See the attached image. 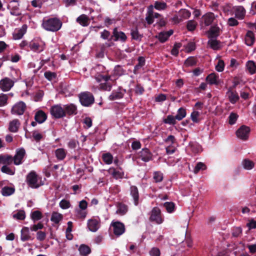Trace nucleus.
<instances>
[{
    "instance_id": "f257e3e1",
    "label": "nucleus",
    "mask_w": 256,
    "mask_h": 256,
    "mask_svg": "<svg viewBox=\"0 0 256 256\" xmlns=\"http://www.w3.org/2000/svg\"><path fill=\"white\" fill-rule=\"evenodd\" d=\"M42 27L48 31L56 32L62 27V22L57 18H50L44 20L42 24Z\"/></svg>"
},
{
    "instance_id": "f03ea898",
    "label": "nucleus",
    "mask_w": 256,
    "mask_h": 256,
    "mask_svg": "<svg viewBox=\"0 0 256 256\" xmlns=\"http://www.w3.org/2000/svg\"><path fill=\"white\" fill-rule=\"evenodd\" d=\"M110 76H103L100 74L96 76V80L98 82H100V88L101 90L110 91L111 90V84L108 82L110 80Z\"/></svg>"
},
{
    "instance_id": "7ed1b4c3",
    "label": "nucleus",
    "mask_w": 256,
    "mask_h": 256,
    "mask_svg": "<svg viewBox=\"0 0 256 256\" xmlns=\"http://www.w3.org/2000/svg\"><path fill=\"white\" fill-rule=\"evenodd\" d=\"M26 181L28 185L32 188H38L40 186L38 176L34 171L30 172L27 175Z\"/></svg>"
},
{
    "instance_id": "20e7f679",
    "label": "nucleus",
    "mask_w": 256,
    "mask_h": 256,
    "mask_svg": "<svg viewBox=\"0 0 256 256\" xmlns=\"http://www.w3.org/2000/svg\"><path fill=\"white\" fill-rule=\"evenodd\" d=\"M50 112L52 116L56 118H60L66 116V112L64 106L62 107L60 104L52 106Z\"/></svg>"
},
{
    "instance_id": "39448f33",
    "label": "nucleus",
    "mask_w": 256,
    "mask_h": 256,
    "mask_svg": "<svg viewBox=\"0 0 256 256\" xmlns=\"http://www.w3.org/2000/svg\"><path fill=\"white\" fill-rule=\"evenodd\" d=\"M80 100L82 106H88L94 102V98L90 92H84L80 96Z\"/></svg>"
},
{
    "instance_id": "423d86ee",
    "label": "nucleus",
    "mask_w": 256,
    "mask_h": 256,
    "mask_svg": "<svg viewBox=\"0 0 256 256\" xmlns=\"http://www.w3.org/2000/svg\"><path fill=\"white\" fill-rule=\"evenodd\" d=\"M216 16L212 12H208L203 15L200 20L202 26H208L210 25L216 18Z\"/></svg>"
},
{
    "instance_id": "0eeeda50",
    "label": "nucleus",
    "mask_w": 256,
    "mask_h": 256,
    "mask_svg": "<svg viewBox=\"0 0 256 256\" xmlns=\"http://www.w3.org/2000/svg\"><path fill=\"white\" fill-rule=\"evenodd\" d=\"M111 226L113 228L114 233L117 236L122 235L125 232L124 225L120 222H112Z\"/></svg>"
},
{
    "instance_id": "6e6552de",
    "label": "nucleus",
    "mask_w": 256,
    "mask_h": 256,
    "mask_svg": "<svg viewBox=\"0 0 256 256\" xmlns=\"http://www.w3.org/2000/svg\"><path fill=\"white\" fill-rule=\"evenodd\" d=\"M26 106L23 102L16 103L12 108V113L16 115H22L26 110Z\"/></svg>"
},
{
    "instance_id": "1a4fd4ad",
    "label": "nucleus",
    "mask_w": 256,
    "mask_h": 256,
    "mask_svg": "<svg viewBox=\"0 0 256 256\" xmlns=\"http://www.w3.org/2000/svg\"><path fill=\"white\" fill-rule=\"evenodd\" d=\"M150 219L152 221L158 224H160L162 222L163 220L161 217L160 210L159 208H154L152 209Z\"/></svg>"
},
{
    "instance_id": "9d476101",
    "label": "nucleus",
    "mask_w": 256,
    "mask_h": 256,
    "mask_svg": "<svg viewBox=\"0 0 256 256\" xmlns=\"http://www.w3.org/2000/svg\"><path fill=\"white\" fill-rule=\"evenodd\" d=\"M26 154V151L24 148H18L16 150V154L12 158L14 164L20 165L22 163V160Z\"/></svg>"
},
{
    "instance_id": "9b49d317",
    "label": "nucleus",
    "mask_w": 256,
    "mask_h": 256,
    "mask_svg": "<svg viewBox=\"0 0 256 256\" xmlns=\"http://www.w3.org/2000/svg\"><path fill=\"white\" fill-rule=\"evenodd\" d=\"M30 46L32 50L40 52L45 48V43L41 40L34 41L31 42Z\"/></svg>"
},
{
    "instance_id": "f8f14e48",
    "label": "nucleus",
    "mask_w": 256,
    "mask_h": 256,
    "mask_svg": "<svg viewBox=\"0 0 256 256\" xmlns=\"http://www.w3.org/2000/svg\"><path fill=\"white\" fill-rule=\"evenodd\" d=\"M14 82L8 78H6L0 80V88L4 92H7L13 86Z\"/></svg>"
},
{
    "instance_id": "ddd939ff",
    "label": "nucleus",
    "mask_w": 256,
    "mask_h": 256,
    "mask_svg": "<svg viewBox=\"0 0 256 256\" xmlns=\"http://www.w3.org/2000/svg\"><path fill=\"white\" fill-rule=\"evenodd\" d=\"M250 130L248 127L242 126L236 132V135L239 138L246 140L248 138Z\"/></svg>"
},
{
    "instance_id": "4468645a",
    "label": "nucleus",
    "mask_w": 256,
    "mask_h": 256,
    "mask_svg": "<svg viewBox=\"0 0 256 256\" xmlns=\"http://www.w3.org/2000/svg\"><path fill=\"white\" fill-rule=\"evenodd\" d=\"M27 26L23 25L22 28L16 29L13 32V38L18 40L22 38L26 32Z\"/></svg>"
},
{
    "instance_id": "2eb2a0df",
    "label": "nucleus",
    "mask_w": 256,
    "mask_h": 256,
    "mask_svg": "<svg viewBox=\"0 0 256 256\" xmlns=\"http://www.w3.org/2000/svg\"><path fill=\"white\" fill-rule=\"evenodd\" d=\"M20 240L22 242L33 240L30 228L28 227H24L21 230Z\"/></svg>"
},
{
    "instance_id": "dca6fc26",
    "label": "nucleus",
    "mask_w": 256,
    "mask_h": 256,
    "mask_svg": "<svg viewBox=\"0 0 256 256\" xmlns=\"http://www.w3.org/2000/svg\"><path fill=\"white\" fill-rule=\"evenodd\" d=\"M19 4L16 0L11 1L8 5V8L10 10V14L14 16H19L20 12L18 9Z\"/></svg>"
},
{
    "instance_id": "f3484780",
    "label": "nucleus",
    "mask_w": 256,
    "mask_h": 256,
    "mask_svg": "<svg viewBox=\"0 0 256 256\" xmlns=\"http://www.w3.org/2000/svg\"><path fill=\"white\" fill-rule=\"evenodd\" d=\"M233 11L236 18L240 20H242L244 18L246 14V10L242 6H234L233 8Z\"/></svg>"
},
{
    "instance_id": "a211bd4d",
    "label": "nucleus",
    "mask_w": 256,
    "mask_h": 256,
    "mask_svg": "<svg viewBox=\"0 0 256 256\" xmlns=\"http://www.w3.org/2000/svg\"><path fill=\"white\" fill-rule=\"evenodd\" d=\"M130 196L133 198L134 201V204L135 206H137L138 203L139 194L137 187L132 186L130 188Z\"/></svg>"
},
{
    "instance_id": "6ab92c4d",
    "label": "nucleus",
    "mask_w": 256,
    "mask_h": 256,
    "mask_svg": "<svg viewBox=\"0 0 256 256\" xmlns=\"http://www.w3.org/2000/svg\"><path fill=\"white\" fill-rule=\"evenodd\" d=\"M172 34V30H170L168 32H162L159 33L156 36V38H158L161 42H164L168 40V38Z\"/></svg>"
},
{
    "instance_id": "aec40b11",
    "label": "nucleus",
    "mask_w": 256,
    "mask_h": 256,
    "mask_svg": "<svg viewBox=\"0 0 256 256\" xmlns=\"http://www.w3.org/2000/svg\"><path fill=\"white\" fill-rule=\"evenodd\" d=\"M88 226L90 231L95 232L100 227L98 221L95 219L90 220L88 222Z\"/></svg>"
},
{
    "instance_id": "412c9836",
    "label": "nucleus",
    "mask_w": 256,
    "mask_h": 256,
    "mask_svg": "<svg viewBox=\"0 0 256 256\" xmlns=\"http://www.w3.org/2000/svg\"><path fill=\"white\" fill-rule=\"evenodd\" d=\"M242 166L244 170H250L254 167L255 163L248 158H245L242 162Z\"/></svg>"
},
{
    "instance_id": "4be33fe9",
    "label": "nucleus",
    "mask_w": 256,
    "mask_h": 256,
    "mask_svg": "<svg viewBox=\"0 0 256 256\" xmlns=\"http://www.w3.org/2000/svg\"><path fill=\"white\" fill-rule=\"evenodd\" d=\"M206 80L210 84H218L219 83L218 76L215 73H212L207 76Z\"/></svg>"
},
{
    "instance_id": "5701e85b",
    "label": "nucleus",
    "mask_w": 256,
    "mask_h": 256,
    "mask_svg": "<svg viewBox=\"0 0 256 256\" xmlns=\"http://www.w3.org/2000/svg\"><path fill=\"white\" fill-rule=\"evenodd\" d=\"M140 156L141 160L145 162H148L152 158V154L146 148L142 150L140 152Z\"/></svg>"
},
{
    "instance_id": "b1692460",
    "label": "nucleus",
    "mask_w": 256,
    "mask_h": 256,
    "mask_svg": "<svg viewBox=\"0 0 256 256\" xmlns=\"http://www.w3.org/2000/svg\"><path fill=\"white\" fill-rule=\"evenodd\" d=\"M108 172L116 178H121L124 176V173L122 170H116L114 168H110L108 170Z\"/></svg>"
},
{
    "instance_id": "393cba45",
    "label": "nucleus",
    "mask_w": 256,
    "mask_h": 256,
    "mask_svg": "<svg viewBox=\"0 0 256 256\" xmlns=\"http://www.w3.org/2000/svg\"><path fill=\"white\" fill-rule=\"evenodd\" d=\"M226 96L228 98L229 100L232 104L236 103L239 100L238 94L236 92L229 90L226 92Z\"/></svg>"
},
{
    "instance_id": "a878e982",
    "label": "nucleus",
    "mask_w": 256,
    "mask_h": 256,
    "mask_svg": "<svg viewBox=\"0 0 256 256\" xmlns=\"http://www.w3.org/2000/svg\"><path fill=\"white\" fill-rule=\"evenodd\" d=\"M34 119L38 122L42 124L46 120V115L42 110H38L35 114Z\"/></svg>"
},
{
    "instance_id": "bb28decb",
    "label": "nucleus",
    "mask_w": 256,
    "mask_h": 256,
    "mask_svg": "<svg viewBox=\"0 0 256 256\" xmlns=\"http://www.w3.org/2000/svg\"><path fill=\"white\" fill-rule=\"evenodd\" d=\"M113 35L115 37V40H121L124 42L126 39V36L122 32H118L116 28L114 30Z\"/></svg>"
},
{
    "instance_id": "cd10ccee",
    "label": "nucleus",
    "mask_w": 256,
    "mask_h": 256,
    "mask_svg": "<svg viewBox=\"0 0 256 256\" xmlns=\"http://www.w3.org/2000/svg\"><path fill=\"white\" fill-rule=\"evenodd\" d=\"M154 18L153 6L150 5L148 8L146 20L148 24H150L153 23Z\"/></svg>"
},
{
    "instance_id": "c85d7f7f",
    "label": "nucleus",
    "mask_w": 256,
    "mask_h": 256,
    "mask_svg": "<svg viewBox=\"0 0 256 256\" xmlns=\"http://www.w3.org/2000/svg\"><path fill=\"white\" fill-rule=\"evenodd\" d=\"M246 69L248 72L253 74L256 72V64L253 60H248L246 62Z\"/></svg>"
},
{
    "instance_id": "c756f323",
    "label": "nucleus",
    "mask_w": 256,
    "mask_h": 256,
    "mask_svg": "<svg viewBox=\"0 0 256 256\" xmlns=\"http://www.w3.org/2000/svg\"><path fill=\"white\" fill-rule=\"evenodd\" d=\"M66 150L63 148H59L55 150V155L58 160H63L66 156Z\"/></svg>"
},
{
    "instance_id": "7c9ffc66",
    "label": "nucleus",
    "mask_w": 256,
    "mask_h": 256,
    "mask_svg": "<svg viewBox=\"0 0 256 256\" xmlns=\"http://www.w3.org/2000/svg\"><path fill=\"white\" fill-rule=\"evenodd\" d=\"M76 21L83 26H88L90 23V19L86 14H82L79 16L77 18Z\"/></svg>"
},
{
    "instance_id": "2f4dec72",
    "label": "nucleus",
    "mask_w": 256,
    "mask_h": 256,
    "mask_svg": "<svg viewBox=\"0 0 256 256\" xmlns=\"http://www.w3.org/2000/svg\"><path fill=\"white\" fill-rule=\"evenodd\" d=\"M208 44L214 50H218L221 48V44L219 41L212 38L208 41Z\"/></svg>"
},
{
    "instance_id": "473e14b6",
    "label": "nucleus",
    "mask_w": 256,
    "mask_h": 256,
    "mask_svg": "<svg viewBox=\"0 0 256 256\" xmlns=\"http://www.w3.org/2000/svg\"><path fill=\"white\" fill-rule=\"evenodd\" d=\"M254 36L252 31H248L245 36L246 44L249 46H252L254 42Z\"/></svg>"
},
{
    "instance_id": "72a5a7b5",
    "label": "nucleus",
    "mask_w": 256,
    "mask_h": 256,
    "mask_svg": "<svg viewBox=\"0 0 256 256\" xmlns=\"http://www.w3.org/2000/svg\"><path fill=\"white\" fill-rule=\"evenodd\" d=\"M20 125V122L18 120H14L10 122L9 130L10 132H15L18 130Z\"/></svg>"
},
{
    "instance_id": "f704fd0d",
    "label": "nucleus",
    "mask_w": 256,
    "mask_h": 256,
    "mask_svg": "<svg viewBox=\"0 0 256 256\" xmlns=\"http://www.w3.org/2000/svg\"><path fill=\"white\" fill-rule=\"evenodd\" d=\"M12 158L8 155H0V164L8 165L12 164Z\"/></svg>"
},
{
    "instance_id": "c9c22d12",
    "label": "nucleus",
    "mask_w": 256,
    "mask_h": 256,
    "mask_svg": "<svg viewBox=\"0 0 256 256\" xmlns=\"http://www.w3.org/2000/svg\"><path fill=\"white\" fill-rule=\"evenodd\" d=\"M64 108L66 112V114H76V108L73 104H66L64 106Z\"/></svg>"
},
{
    "instance_id": "e433bc0d",
    "label": "nucleus",
    "mask_w": 256,
    "mask_h": 256,
    "mask_svg": "<svg viewBox=\"0 0 256 256\" xmlns=\"http://www.w3.org/2000/svg\"><path fill=\"white\" fill-rule=\"evenodd\" d=\"M63 218V216L58 212H53L52 214L50 220L55 224H58Z\"/></svg>"
},
{
    "instance_id": "4c0bfd02",
    "label": "nucleus",
    "mask_w": 256,
    "mask_h": 256,
    "mask_svg": "<svg viewBox=\"0 0 256 256\" xmlns=\"http://www.w3.org/2000/svg\"><path fill=\"white\" fill-rule=\"evenodd\" d=\"M14 188L13 187L4 186L2 190V194L4 196H9L14 192Z\"/></svg>"
},
{
    "instance_id": "58836bf2",
    "label": "nucleus",
    "mask_w": 256,
    "mask_h": 256,
    "mask_svg": "<svg viewBox=\"0 0 256 256\" xmlns=\"http://www.w3.org/2000/svg\"><path fill=\"white\" fill-rule=\"evenodd\" d=\"M154 8L158 10H164L167 8V4L164 2L156 1L153 6Z\"/></svg>"
},
{
    "instance_id": "ea45409f",
    "label": "nucleus",
    "mask_w": 256,
    "mask_h": 256,
    "mask_svg": "<svg viewBox=\"0 0 256 256\" xmlns=\"http://www.w3.org/2000/svg\"><path fill=\"white\" fill-rule=\"evenodd\" d=\"M78 250L81 255L86 256L90 252V248L86 245L82 244L78 248Z\"/></svg>"
},
{
    "instance_id": "a19ab883",
    "label": "nucleus",
    "mask_w": 256,
    "mask_h": 256,
    "mask_svg": "<svg viewBox=\"0 0 256 256\" xmlns=\"http://www.w3.org/2000/svg\"><path fill=\"white\" fill-rule=\"evenodd\" d=\"M104 162L107 164H112L113 160L112 156L109 152L104 154L102 156Z\"/></svg>"
},
{
    "instance_id": "79ce46f5",
    "label": "nucleus",
    "mask_w": 256,
    "mask_h": 256,
    "mask_svg": "<svg viewBox=\"0 0 256 256\" xmlns=\"http://www.w3.org/2000/svg\"><path fill=\"white\" fill-rule=\"evenodd\" d=\"M42 217V212L38 210H35L30 214V218L34 222L40 220Z\"/></svg>"
},
{
    "instance_id": "37998d69",
    "label": "nucleus",
    "mask_w": 256,
    "mask_h": 256,
    "mask_svg": "<svg viewBox=\"0 0 256 256\" xmlns=\"http://www.w3.org/2000/svg\"><path fill=\"white\" fill-rule=\"evenodd\" d=\"M206 169V166L202 162H198L196 164L194 169L193 172L197 174L200 170H204Z\"/></svg>"
},
{
    "instance_id": "c03bdc74",
    "label": "nucleus",
    "mask_w": 256,
    "mask_h": 256,
    "mask_svg": "<svg viewBox=\"0 0 256 256\" xmlns=\"http://www.w3.org/2000/svg\"><path fill=\"white\" fill-rule=\"evenodd\" d=\"M125 73V71L123 68L120 66H115L113 70V76H120Z\"/></svg>"
},
{
    "instance_id": "a18cd8bd",
    "label": "nucleus",
    "mask_w": 256,
    "mask_h": 256,
    "mask_svg": "<svg viewBox=\"0 0 256 256\" xmlns=\"http://www.w3.org/2000/svg\"><path fill=\"white\" fill-rule=\"evenodd\" d=\"M128 211L127 206L122 204H120L118 206V209L116 210V213L121 216L124 215L126 214Z\"/></svg>"
},
{
    "instance_id": "49530a36",
    "label": "nucleus",
    "mask_w": 256,
    "mask_h": 256,
    "mask_svg": "<svg viewBox=\"0 0 256 256\" xmlns=\"http://www.w3.org/2000/svg\"><path fill=\"white\" fill-rule=\"evenodd\" d=\"M186 116V111L185 109L182 108H180L178 110L177 114H176V118L178 120H182Z\"/></svg>"
},
{
    "instance_id": "de8ad7c7",
    "label": "nucleus",
    "mask_w": 256,
    "mask_h": 256,
    "mask_svg": "<svg viewBox=\"0 0 256 256\" xmlns=\"http://www.w3.org/2000/svg\"><path fill=\"white\" fill-rule=\"evenodd\" d=\"M200 116L199 112L194 110L190 114V118L193 122L198 123L200 121Z\"/></svg>"
},
{
    "instance_id": "09e8293b",
    "label": "nucleus",
    "mask_w": 256,
    "mask_h": 256,
    "mask_svg": "<svg viewBox=\"0 0 256 256\" xmlns=\"http://www.w3.org/2000/svg\"><path fill=\"white\" fill-rule=\"evenodd\" d=\"M75 212L78 218L84 219L86 217L87 212L86 210L77 208L76 209Z\"/></svg>"
},
{
    "instance_id": "8fccbe9b",
    "label": "nucleus",
    "mask_w": 256,
    "mask_h": 256,
    "mask_svg": "<svg viewBox=\"0 0 256 256\" xmlns=\"http://www.w3.org/2000/svg\"><path fill=\"white\" fill-rule=\"evenodd\" d=\"M46 236V233L40 230L36 232V237L38 240L40 242L44 241Z\"/></svg>"
},
{
    "instance_id": "3c124183",
    "label": "nucleus",
    "mask_w": 256,
    "mask_h": 256,
    "mask_svg": "<svg viewBox=\"0 0 256 256\" xmlns=\"http://www.w3.org/2000/svg\"><path fill=\"white\" fill-rule=\"evenodd\" d=\"M122 97V94L120 92H114L110 96L109 98L110 100H116Z\"/></svg>"
},
{
    "instance_id": "603ef678",
    "label": "nucleus",
    "mask_w": 256,
    "mask_h": 256,
    "mask_svg": "<svg viewBox=\"0 0 256 256\" xmlns=\"http://www.w3.org/2000/svg\"><path fill=\"white\" fill-rule=\"evenodd\" d=\"M224 62L218 59V64L216 65V70L218 72H222L224 70Z\"/></svg>"
},
{
    "instance_id": "864d4df0",
    "label": "nucleus",
    "mask_w": 256,
    "mask_h": 256,
    "mask_svg": "<svg viewBox=\"0 0 256 256\" xmlns=\"http://www.w3.org/2000/svg\"><path fill=\"white\" fill-rule=\"evenodd\" d=\"M197 23L194 20H188L187 22V28L189 31H193L195 30Z\"/></svg>"
},
{
    "instance_id": "5fc2aeb1",
    "label": "nucleus",
    "mask_w": 256,
    "mask_h": 256,
    "mask_svg": "<svg viewBox=\"0 0 256 256\" xmlns=\"http://www.w3.org/2000/svg\"><path fill=\"white\" fill-rule=\"evenodd\" d=\"M220 28L218 26H214L211 28L210 29V35L212 38L217 36L220 33Z\"/></svg>"
},
{
    "instance_id": "6e6d98bb",
    "label": "nucleus",
    "mask_w": 256,
    "mask_h": 256,
    "mask_svg": "<svg viewBox=\"0 0 256 256\" xmlns=\"http://www.w3.org/2000/svg\"><path fill=\"white\" fill-rule=\"evenodd\" d=\"M176 116H174L172 115H168L167 118L164 120V122L166 124H174L176 122Z\"/></svg>"
},
{
    "instance_id": "4d7b16f0",
    "label": "nucleus",
    "mask_w": 256,
    "mask_h": 256,
    "mask_svg": "<svg viewBox=\"0 0 256 256\" xmlns=\"http://www.w3.org/2000/svg\"><path fill=\"white\" fill-rule=\"evenodd\" d=\"M180 14L182 18L187 19L190 16L191 13L189 10L184 9L180 11Z\"/></svg>"
},
{
    "instance_id": "13d9d810",
    "label": "nucleus",
    "mask_w": 256,
    "mask_h": 256,
    "mask_svg": "<svg viewBox=\"0 0 256 256\" xmlns=\"http://www.w3.org/2000/svg\"><path fill=\"white\" fill-rule=\"evenodd\" d=\"M45 78L49 80H52L56 78V74L55 72L48 71L44 72Z\"/></svg>"
},
{
    "instance_id": "bf43d9fd",
    "label": "nucleus",
    "mask_w": 256,
    "mask_h": 256,
    "mask_svg": "<svg viewBox=\"0 0 256 256\" xmlns=\"http://www.w3.org/2000/svg\"><path fill=\"white\" fill-rule=\"evenodd\" d=\"M13 217L18 220H24L25 218V212L24 210H19L16 214H14Z\"/></svg>"
},
{
    "instance_id": "052dcab7",
    "label": "nucleus",
    "mask_w": 256,
    "mask_h": 256,
    "mask_svg": "<svg viewBox=\"0 0 256 256\" xmlns=\"http://www.w3.org/2000/svg\"><path fill=\"white\" fill-rule=\"evenodd\" d=\"M164 206L166 208L167 212L170 213L174 210V204L173 202H166L164 204Z\"/></svg>"
},
{
    "instance_id": "680f3d73",
    "label": "nucleus",
    "mask_w": 256,
    "mask_h": 256,
    "mask_svg": "<svg viewBox=\"0 0 256 256\" xmlns=\"http://www.w3.org/2000/svg\"><path fill=\"white\" fill-rule=\"evenodd\" d=\"M1 171L10 175H14V170L10 168L7 166H4L1 168Z\"/></svg>"
},
{
    "instance_id": "e2e57ef3",
    "label": "nucleus",
    "mask_w": 256,
    "mask_h": 256,
    "mask_svg": "<svg viewBox=\"0 0 256 256\" xmlns=\"http://www.w3.org/2000/svg\"><path fill=\"white\" fill-rule=\"evenodd\" d=\"M196 64V59L194 57H189L185 61L184 64L187 66H191Z\"/></svg>"
},
{
    "instance_id": "0e129e2a",
    "label": "nucleus",
    "mask_w": 256,
    "mask_h": 256,
    "mask_svg": "<svg viewBox=\"0 0 256 256\" xmlns=\"http://www.w3.org/2000/svg\"><path fill=\"white\" fill-rule=\"evenodd\" d=\"M59 204L62 209H68L70 206V202L66 200H62Z\"/></svg>"
},
{
    "instance_id": "69168bd1",
    "label": "nucleus",
    "mask_w": 256,
    "mask_h": 256,
    "mask_svg": "<svg viewBox=\"0 0 256 256\" xmlns=\"http://www.w3.org/2000/svg\"><path fill=\"white\" fill-rule=\"evenodd\" d=\"M8 98L6 94H2L0 95V106H3L6 104Z\"/></svg>"
},
{
    "instance_id": "338daca9",
    "label": "nucleus",
    "mask_w": 256,
    "mask_h": 256,
    "mask_svg": "<svg viewBox=\"0 0 256 256\" xmlns=\"http://www.w3.org/2000/svg\"><path fill=\"white\" fill-rule=\"evenodd\" d=\"M154 178L156 182H161L163 179L162 174L160 172H155L154 174Z\"/></svg>"
},
{
    "instance_id": "774afa93",
    "label": "nucleus",
    "mask_w": 256,
    "mask_h": 256,
    "mask_svg": "<svg viewBox=\"0 0 256 256\" xmlns=\"http://www.w3.org/2000/svg\"><path fill=\"white\" fill-rule=\"evenodd\" d=\"M150 256H160V252L159 248H153L150 251Z\"/></svg>"
}]
</instances>
